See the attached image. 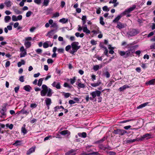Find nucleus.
Segmentation results:
<instances>
[{
  "label": "nucleus",
  "mask_w": 155,
  "mask_h": 155,
  "mask_svg": "<svg viewBox=\"0 0 155 155\" xmlns=\"http://www.w3.org/2000/svg\"><path fill=\"white\" fill-rule=\"evenodd\" d=\"M80 48L79 45V43L78 42H74L71 43V45H68L65 48L67 51H69L70 53L73 54L78 50Z\"/></svg>",
  "instance_id": "nucleus-1"
},
{
  "label": "nucleus",
  "mask_w": 155,
  "mask_h": 155,
  "mask_svg": "<svg viewBox=\"0 0 155 155\" xmlns=\"http://www.w3.org/2000/svg\"><path fill=\"white\" fill-rule=\"evenodd\" d=\"M42 90L41 91V95L42 96H44L47 94L48 97H51L52 95V90L45 84H43L42 86Z\"/></svg>",
  "instance_id": "nucleus-2"
},
{
  "label": "nucleus",
  "mask_w": 155,
  "mask_h": 155,
  "mask_svg": "<svg viewBox=\"0 0 155 155\" xmlns=\"http://www.w3.org/2000/svg\"><path fill=\"white\" fill-rule=\"evenodd\" d=\"M136 47V46H133L130 47L129 50L126 51H119L118 53L119 54L122 56H124L125 58H127L128 56H131L130 55V51L132 50L133 49H134Z\"/></svg>",
  "instance_id": "nucleus-3"
},
{
  "label": "nucleus",
  "mask_w": 155,
  "mask_h": 155,
  "mask_svg": "<svg viewBox=\"0 0 155 155\" xmlns=\"http://www.w3.org/2000/svg\"><path fill=\"white\" fill-rule=\"evenodd\" d=\"M32 40V38L30 36L25 38L24 40V45L26 48H28L31 47V43L30 41Z\"/></svg>",
  "instance_id": "nucleus-4"
},
{
  "label": "nucleus",
  "mask_w": 155,
  "mask_h": 155,
  "mask_svg": "<svg viewBox=\"0 0 155 155\" xmlns=\"http://www.w3.org/2000/svg\"><path fill=\"white\" fill-rule=\"evenodd\" d=\"M136 7V6L135 5H133L132 7L126 9L122 13V14L124 15L129 13L133 11L135 9Z\"/></svg>",
  "instance_id": "nucleus-5"
},
{
  "label": "nucleus",
  "mask_w": 155,
  "mask_h": 155,
  "mask_svg": "<svg viewBox=\"0 0 155 155\" xmlns=\"http://www.w3.org/2000/svg\"><path fill=\"white\" fill-rule=\"evenodd\" d=\"M20 51L21 52L20 54V58L24 57L27 54L26 50L25 49L24 46H22L20 47Z\"/></svg>",
  "instance_id": "nucleus-6"
},
{
  "label": "nucleus",
  "mask_w": 155,
  "mask_h": 155,
  "mask_svg": "<svg viewBox=\"0 0 155 155\" xmlns=\"http://www.w3.org/2000/svg\"><path fill=\"white\" fill-rule=\"evenodd\" d=\"M101 92L100 91L97 90L90 93V94L92 95L93 98H95L96 96L99 97L100 96Z\"/></svg>",
  "instance_id": "nucleus-7"
},
{
  "label": "nucleus",
  "mask_w": 155,
  "mask_h": 155,
  "mask_svg": "<svg viewBox=\"0 0 155 155\" xmlns=\"http://www.w3.org/2000/svg\"><path fill=\"white\" fill-rule=\"evenodd\" d=\"M6 106H5L2 107V109L0 111V113L2 114V116H1L2 117H3V118H5L6 116Z\"/></svg>",
  "instance_id": "nucleus-8"
},
{
  "label": "nucleus",
  "mask_w": 155,
  "mask_h": 155,
  "mask_svg": "<svg viewBox=\"0 0 155 155\" xmlns=\"http://www.w3.org/2000/svg\"><path fill=\"white\" fill-rule=\"evenodd\" d=\"M126 25L120 22H117V25L116 26V28L120 29L123 28L126 26Z\"/></svg>",
  "instance_id": "nucleus-9"
},
{
  "label": "nucleus",
  "mask_w": 155,
  "mask_h": 155,
  "mask_svg": "<svg viewBox=\"0 0 155 155\" xmlns=\"http://www.w3.org/2000/svg\"><path fill=\"white\" fill-rule=\"evenodd\" d=\"M45 102L46 105L47 106L48 109L49 108V106L51 103V99L50 98H46L45 100Z\"/></svg>",
  "instance_id": "nucleus-10"
},
{
  "label": "nucleus",
  "mask_w": 155,
  "mask_h": 155,
  "mask_svg": "<svg viewBox=\"0 0 155 155\" xmlns=\"http://www.w3.org/2000/svg\"><path fill=\"white\" fill-rule=\"evenodd\" d=\"M52 85L53 87L56 88L58 89L61 88V86L60 83L59 82L54 81L52 84Z\"/></svg>",
  "instance_id": "nucleus-11"
},
{
  "label": "nucleus",
  "mask_w": 155,
  "mask_h": 155,
  "mask_svg": "<svg viewBox=\"0 0 155 155\" xmlns=\"http://www.w3.org/2000/svg\"><path fill=\"white\" fill-rule=\"evenodd\" d=\"M151 135L150 134H146L144 135H143L141 137V140H142L144 139H150L151 138Z\"/></svg>",
  "instance_id": "nucleus-12"
},
{
  "label": "nucleus",
  "mask_w": 155,
  "mask_h": 155,
  "mask_svg": "<svg viewBox=\"0 0 155 155\" xmlns=\"http://www.w3.org/2000/svg\"><path fill=\"white\" fill-rule=\"evenodd\" d=\"M83 32L87 34H88L90 33L91 31L89 30L88 29L87 25H85L83 27Z\"/></svg>",
  "instance_id": "nucleus-13"
},
{
  "label": "nucleus",
  "mask_w": 155,
  "mask_h": 155,
  "mask_svg": "<svg viewBox=\"0 0 155 155\" xmlns=\"http://www.w3.org/2000/svg\"><path fill=\"white\" fill-rule=\"evenodd\" d=\"M123 16L121 13L120 15H118L113 20V22L116 23L118 22V21L120 19V18Z\"/></svg>",
  "instance_id": "nucleus-14"
},
{
  "label": "nucleus",
  "mask_w": 155,
  "mask_h": 155,
  "mask_svg": "<svg viewBox=\"0 0 155 155\" xmlns=\"http://www.w3.org/2000/svg\"><path fill=\"white\" fill-rule=\"evenodd\" d=\"M60 134L62 135L67 134L68 136L70 134V132L68 130H66L61 131L60 132Z\"/></svg>",
  "instance_id": "nucleus-15"
},
{
  "label": "nucleus",
  "mask_w": 155,
  "mask_h": 155,
  "mask_svg": "<svg viewBox=\"0 0 155 155\" xmlns=\"http://www.w3.org/2000/svg\"><path fill=\"white\" fill-rule=\"evenodd\" d=\"M101 83L100 81H98L96 83H91L90 85L91 86L93 87H96L99 86Z\"/></svg>",
  "instance_id": "nucleus-16"
},
{
  "label": "nucleus",
  "mask_w": 155,
  "mask_h": 155,
  "mask_svg": "<svg viewBox=\"0 0 155 155\" xmlns=\"http://www.w3.org/2000/svg\"><path fill=\"white\" fill-rule=\"evenodd\" d=\"M25 127L26 125L24 124L21 128V131L24 134H26L27 132V130L25 128Z\"/></svg>",
  "instance_id": "nucleus-17"
},
{
  "label": "nucleus",
  "mask_w": 155,
  "mask_h": 155,
  "mask_svg": "<svg viewBox=\"0 0 155 155\" xmlns=\"http://www.w3.org/2000/svg\"><path fill=\"white\" fill-rule=\"evenodd\" d=\"M129 86L127 84H126L120 87L119 89V90L120 91H121L125 90L126 88H129Z\"/></svg>",
  "instance_id": "nucleus-18"
},
{
  "label": "nucleus",
  "mask_w": 155,
  "mask_h": 155,
  "mask_svg": "<svg viewBox=\"0 0 155 155\" xmlns=\"http://www.w3.org/2000/svg\"><path fill=\"white\" fill-rule=\"evenodd\" d=\"M155 83V79H152L146 82V84L153 85Z\"/></svg>",
  "instance_id": "nucleus-19"
},
{
  "label": "nucleus",
  "mask_w": 155,
  "mask_h": 155,
  "mask_svg": "<svg viewBox=\"0 0 155 155\" xmlns=\"http://www.w3.org/2000/svg\"><path fill=\"white\" fill-rule=\"evenodd\" d=\"M108 49L110 50L109 53L112 54H113L114 53L113 50L114 49V48L111 47V45H109L108 46Z\"/></svg>",
  "instance_id": "nucleus-20"
},
{
  "label": "nucleus",
  "mask_w": 155,
  "mask_h": 155,
  "mask_svg": "<svg viewBox=\"0 0 155 155\" xmlns=\"http://www.w3.org/2000/svg\"><path fill=\"white\" fill-rule=\"evenodd\" d=\"M4 4L7 7H8L12 5V3L10 1H6L5 2Z\"/></svg>",
  "instance_id": "nucleus-21"
},
{
  "label": "nucleus",
  "mask_w": 155,
  "mask_h": 155,
  "mask_svg": "<svg viewBox=\"0 0 155 155\" xmlns=\"http://www.w3.org/2000/svg\"><path fill=\"white\" fill-rule=\"evenodd\" d=\"M35 151V148L32 147L27 152V154L28 155H30L31 153L34 152Z\"/></svg>",
  "instance_id": "nucleus-22"
},
{
  "label": "nucleus",
  "mask_w": 155,
  "mask_h": 155,
  "mask_svg": "<svg viewBox=\"0 0 155 155\" xmlns=\"http://www.w3.org/2000/svg\"><path fill=\"white\" fill-rule=\"evenodd\" d=\"M78 136L80 137L83 138H85L87 136V134L85 132H82V133H78Z\"/></svg>",
  "instance_id": "nucleus-23"
},
{
  "label": "nucleus",
  "mask_w": 155,
  "mask_h": 155,
  "mask_svg": "<svg viewBox=\"0 0 155 155\" xmlns=\"http://www.w3.org/2000/svg\"><path fill=\"white\" fill-rule=\"evenodd\" d=\"M102 67V66L101 65H96L94 66L93 69L94 71H96L98 70L99 68H101Z\"/></svg>",
  "instance_id": "nucleus-24"
},
{
  "label": "nucleus",
  "mask_w": 155,
  "mask_h": 155,
  "mask_svg": "<svg viewBox=\"0 0 155 155\" xmlns=\"http://www.w3.org/2000/svg\"><path fill=\"white\" fill-rule=\"evenodd\" d=\"M127 133V131L124 130L119 129L118 134L123 135Z\"/></svg>",
  "instance_id": "nucleus-25"
},
{
  "label": "nucleus",
  "mask_w": 155,
  "mask_h": 155,
  "mask_svg": "<svg viewBox=\"0 0 155 155\" xmlns=\"http://www.w3.org/2000/svg\"><path fill=\"white\" fill-rule=\"evenodd\" d=\"M91 32L94 34H97L101 33V32L99 31V28L98 27H97L96 30H93Z\"/></svg>",
  "instance_id": "nucleus-26"
},
{
  "label": "nucleus",
  "mask_w": 155,
  "mask_h": 155,
  "mask_svg": "<svg viewBox=\"0 0 155 155\" xmlns=\"http://www.w3.org/2000/svg\"><path fill=\"white\" fill-rule=\"evenodd\" d=\"M44 79V78H41L39 79L37 83V85L38 86L40 87Z\"/></svg>",
  "instance_id": "nucleus-27"
},
{
  "label": "nucleus",
  "mask_w": 155,
  "mask_h": 155,
  "mask_svg": "<svg viewBox=\"0 0 155 155\" xmlns=\"http://www.w3.org/2000/svg\"><path fill=\"white\" fill-rule=\"evenodd\" d=\"M87 17L86 16L84 15L82 16L81 20L82 21V24L84 25L86 22Z\"/></svg>",
  "instance_id": "nucleus-28"
},
{
  "label": "nucleus",
  "mask_w": 155,
  "mask_h": 155,
  "mask_svg": "<svg viewBox=\"0 0 155 155\" xmlns=\"http://www.w3.org/2000/svg\"><path fill=\"white\" fill-rule=\"evenodd\" d=\"M50 27L55 28V30H57L58 28V25L56 23H54L52 24L51 25Z\"/></svg>",
  "instance_id": "nucleus-29"
},
{
  "label": "nucleus",
  "mask_w": 155,
  "mask_h": 155,
  "mask_svg": "<svg viewBox=\"0 0 155 155\" xmlns=\"http://www.w3.org/2000/svg\"><path fill=\"white\" fill-rule=\"evenodd\" d=\"M50 0H44L43 3V5L45 6H47L49 4Z\"/></svg>",
  "instance_id": "nucleus-30"
},
{
  "label": "nucleus",
  "mask_w": 155,
  "mask_h": 155,
  "mask_svg": "<svg viewBox=\"0 0 155 155\" xmlns=\"http://www.w3.org/2000/svg\"><path fill=\"white\" fill-rule=\"evenodd\" d=\"M68 21V19L65 18H62L59 20V22L63 23H65Z\"/></svg>",
  "instance_id": "nucleus-31"
},
{
  "label": "nucleus",
  "mask_w": 155,
  "mask_h": 155,
  "mask_svg": "<svg viewBox=\"0 0 155 155\" xmlns=\"http://www.w3.org/2000/svg\"><path fill=\"white\" fill-rule=\"evenodd\" d=\"M11 19V18L10 16H5V17L4 20L5 22L6 23H7L8 22L9 20H10Z\"/></svg>",
  "instance_id": "nucleus-32"
},
{
  "label": "nucleus",
  "mask_w": 155,
  "mask_h": 155,
  "mask_svg": "<svg viewBox=\"0 0 155 155\" xmlns=\"http://www.w3.org/2000/svg\"><path fill=\"white\" fill-rule=\"evenodd\" d=\"M53 31L54 30H52L48 32L47 34V36H48L49 38H51L52 35L53 34Z\"/></svg>",
  "instance_id": "nucleus-33"
},
{
  "label": "nucleus",
  "mask_w": 155,
  "mask_h": 155,
  "mask_svg": "<svg viewBox=\"0 0 155 155\" xmlns=\"http://www.w3.org/2000/svg\"><path fill=\"white\" fill-rule=\"evenodd\" d=\"M25 106L23 109H22L20 111H19V113H22V114H28V112H27V111L26 110H25L24 109V107H25Z\"/></svg>",
  "instance_id": "nucleus-34"
},
{
  "label": "nucleus",
  "mask_w": 155,
  "mask_h": 155,
  "mask_svg": "<svg viewBox=\"0 0 155 155\" xmlns=\"http://www.w3.org/2000/svg\"><path fill=\"white\" fill-rule=\"evenodd\" d=\"M30 88L31 87L29 85H27L24 87V89L27 91H29Z\"/></svg>",
  "instance_id": "nucleus-35"
},
{
  "label": "nucleus",
  "mask_w": 155,
  "mask_h": 155,
  "mask_svg": "<svg viewBox=\"0 0 155 155\" xmlns=\"http://www.w3.org/2000/svg\"><path fill=\"white\" fill-rule=\"evenodd\" d=\"M103 20V18L102 17H101L100 18V23L103 25H104L105 24L104 22V21Z\"/></svg>",
  "instance_id": "nucleus-36"
},
{
  "label": "nucleus",
  "mask_w": 155,
  "mask_h": 155,
  "mask_svg": "<svg viewBox=\"0 0 155 155\" xmlns=\"http://www.w3.org/2000/svg\"><path fill=\"white\" fill-rule=\"evenodd\" d=\"M78 85V87L81 88H84L85 87V84H82L81 83H79Z\"/></svg>",
  "instance_id": "nucleus-37"
},
{
  "label": "nucleus",
  "mask_w": 155,
  "mask_h": 155,
  "mask_svg": "<svg viewBox=\"0 0 155 155\" xmlns=\"http://www.w3.org/2000/svg\"><path fill=\"white\" fill-rule=\"evenodd\" d=\"M103 10L104 11L108 12L109 11V9L107 6H105L102 8Z\"/></svg>",
  "instance_id": "nucleus-38"
},
{
  "label": "nucleus",
  "mask_w": 155,
  "mask_h": 155,
  "mask_svg": "<svg viewBox=\"0 0 155 155\" xmlns=\"http://www.w3.org/2000/svg\"><path fill=\"white\" fill-rule=\"evenodd\" d=\"M6 126L7 127H8L11 130L13 128V125L12 124H6Z\"/></svg>",
  "instance_id": "nucleus-39"
},
{
  "label": "nucleus",
  "mask_w": 155,
  "mask_h": 155,
  "mask_svg": "<svg viewBox=\"0 0 155 155\" xmlns=\"http://www.w3.org/2000/svg\"><path fill=\"white\" fill-rule=\"evenodd\" d=\"M76 80V77H74L72 78H71L70 79V82L71 84H73L75 82Z\"/></svg>",
  "instance_id": "nucleus-40"
},
{
  "label": "nucleus",
  "mask_w": 155,
  "mask_h": 155,
  "mask_svg": "<svg viewBox=\"0 0 155 155\" xmlns=\"http://www.w3.org/2000/svg\"><path fill=\"white\" fill-rule=\"evenodd\" d=\"M97 153V152H93L91 153H83L81 154V155H92L94 154H96V153Z\"/></svg>",
  "instance_id": "nucleus-41"
},
{
  "label": "nucleus",
  "mask_w": 155,
  "mask_h": 155,
  "mask_svg": "<svg viewBox=\"0 0 155 155\" xmlns=\"http://www.w3.org/2000/svg\"><path fill=\"white\" fill-rule=\"evenodd\" d=\"M32 14V12L31 11H28L26 13V16L27 17H30Z\"/></svg>",
  "instance_id": "nucleus-42"
},
{
  "label": "nucleus",
  "mask_w": 155,
  "mask_h": 155,
  "mask_svg": "<svg viewBox=\"0 0 155 155\" xmlns=\"http://www.w3.org/2000/svg\"><path fill=\"white\" fill-rule=\"evenodd\" d=\"M12 19L13 21H17L18 19L17 17L15 15H13L12 16Z\"/></svg>",
  "instance_id": "nucleus-43"
},
{
  "label": "nucleus",
  "mask_w": 155,
  "mask_h": 155,
  "mask_svg": "<svg viewBox=\"0 0 155 155\" xmlns=\"http://www.w3.org/2000/svg\"><path fill=\"white\" fill-rule=\"evenodd\" d=\"M49 46L48 43H47V42H45L43 43V47L44 48H48Z\"/></svg>",
  "instance_id": "nucleus-44"
},
{
  "label": "nucleus",
  "mask_w": 155,
  "mask_h": 155,
  "mask_svg": "<svg viewBox=\"0 0 155 155\" xmlns=\"http://www.w3.org/2000/svg\"><path fill=\"white\" fill-rule=\"evenodd\" d=\"M74 152V150H71L67 152L65 154V155H69L71 153H73Z\"/></svg>",
  "instance_id": "nucleus-45"
},
{
  "label": "nucleus",
  "mask_w": 155,
  "mask_h": 155,
  "mask_svg": "<svg viewBox=\"0 0 155 155\" xmlns=\"http://www.w3.org/2000/svg\"><path fill=\"white\" fill-rule=\"evenodd\" d=\"M91 79L92 81H94L96 79V76L93 74H91Z\"/></svg>",
  "instance_id": "nucleus-46"
},
{
  "label": "nucleus",
  "mask_w": 155,
  "mask_h": 155,
  "mask_svg": "<svg viewBox=\"0 0 155 155\" xmlns=\"http://www.w3.org/2000/svg\"><path fill=\"white\" fill-rule=\"evenodd\" d=\"M42 0H34V2L36 4L39 5L41 3Z\"/></svg>",
  "instance_id": "nucleus-47"
},
{
  "label": "nucleus",
  "mask_w": 155,
  "mask_h": 155,
  "mask_svg": "<svg viewBox=\"0 0 155 155\" xmlns=\"http://www.w3.org/2000/svg\"><path fill=\"white\" fill-rule=\"evenodd\" d=\"M58 51L59 53H63L64 49L62 48H59L58 49Z\"/></svg>",
  "instance_id": "nucleus-48"
},
{
  "label": "nucleus",
  "mask_w": 155,
  "mask_h": 155,
  "mask_svg": "<svg viewBox=\"0 0 155 155\" xmlns=\"http://www.w3.org/2000/svg\"><path fill=\"white\" fill-rule=\"evenodd\" d=\"M136 140H137V139H130L127 140V142L128 143H133L135 142Z\"/></svg>",
  "instance_id": "nucleus-49"
},
{
  "label": "nucleus",
  "mask_w": 155,
  "mask_h": 155,
  "mask_svg": "<svg viewBox=\"0 0 155 155\" xmlns=\"http://www.w3.org/2000/svg\"><path fill=\"white\" fill-rule=\"evenodd\" d=\"M104 75L107 78H109L110 77V74L108 72L106 71L104 73Z\"/></svg>",
  "instance_id": "nucleus-50"
},
{
  "label": "nucleus",
  "mask_w": 155,
  "mask_h": 155,
  "mask_svg": "<svg viewBox=\"0 0 155 155\" xmlns=\"http://www.w3.org/2000/svg\"><path fill=\"white\" fill-rule=\"evenodd\" d=\"M132 31L134 32V34H133L134 35H136L139 33V32L136 29H133Z\"/></svg>",
  "instance_id": "nucleus-51"
},
{
  "label": "nucleus",
  "mask_w": 155,
  "mask_h": 155,
  "mask_svg": "<svg viewBox=\"0 0 155 155\" xmlns=\"http://www.w3.org/2000/svg\"><path fill=\"white\" fill-rule=\"evenodd\" d=\"M36 28L35 27H33L31 28L30 29V31L31 32H33L36 29Z\"/></svg>",
  "instance_id": "nucleus-52"
},
{
  "label": "nucleus",
  "mask_w": 155,
  "mask_h": 155,
  "mask_svg": "<svg viewBox=\"0 0 155 155\" xmlns=\"http://www.w3.org/2000/svg\"><path fill=\"white\" fill-rule=\"evenodd\" d=\"M37 106L36 104H31L30 105V107L31 108H35Z\"/></svg>",
  "instance_id": "nucleus-53"
},
{
  "label": "nucleus",
  "mask_w": 155,
  "mask_h": 155,
  "mask_svg": "<svg viewBox=\"0 0 155 155\" xmlns=\"http://www.w3.org/2000/svg\"><path fill=\"white\" fill-rule=\"evenodd\" d=\"M91 43L92 45H95L97 44L96 42L94 40H92L91 41Z\"/></svg>",
  "instance_id": "nucleus-54"
},
{
  "label": "nucleus",
  "mask_w": 155,
  "mask_h": 155,
  "mask_svg": "<svg viewBox=\"0 0 155 155\" xmlns=\"http://www.w3.org/2000/svg\"><path fill=\"white\" fill-rule=\"evenodd\" d=\"M101 9L100 8H97L96 11V13L98 14H100L101 13Z\"/></svg>",
  "instance_id": "nucleus-55"
},
{
  "label": "nucleus",
  "mask_w": 155,
  "mask_h": 155,
  "mask_svg": "<svg viewBox=\"0 0 155 155\" xmlns=\"http://www.w3.org/2000/svg\"><path fill=\"white\" fill-rule=\"evenodd\" d=\"M71 95V94L69 93H65L64 94V96L65 97L67 98L70 95Z\"/></svg>",
  "instance_id": "nucleus-56"
},
{
  "label": "nucleus",
  "mask_w": 155,
  "mask_h": 155,
  "mask_svg": "<svg viewBox=\"0 0 155 155\" xmlns=\"http://www.w3.org/2000/svg\"><path fill=\"white\" fill-rule=\"evenodd\" d=\"M19 80L21 82H23L24 81V78L23 76H21L19 78Z\"/></svg>",
  "instance_id": "nucleus-57"
},
{
  "label": "nucleus",
  "mask_w": 155,
  "mask_h": 155,
  "mask_svg": "<svg viewBox=\"0 0 155 155\" xmlns=\"http://www.w3.org/2000/svg\"><path fill=\"white\" fill-rule=\"evenodd\" d=\"M59 16V14L58 12H56L53 14V17H57Z\"/></svg>",
  "instance_id": "nucleus-58"
},
{
  "label": "nucleus",
  "mask_w": 155,
  "mask_h": 155,
  "mask_svg": "<svg viewBox=\"0 0 155 155\" xmlns=\"http://www.w3.org/2000/svg\"><path fill=\"white\" fill-rule=\"evenodd\" d=\"M36 51L38 54H40L42 52V50L41 49H38L36 50Z\"/></svg>",
  "instance_id": "nucleus-59"
},
{
  "label": "nucleus",
  "mask_w": 155,
  "mask_h": 155,
  "mask_svg": "<svg viewBox=\"0 0 155 155\" xmlns=\"http://www.w3.org/2000/svg\"><path fill=\"white\" fill-rule=\"evenodd\" d=\"M48 64L52 63L53 62V60L51 59H48L47 61Z\"/></svg>",
  "instance_id": "nucleus-60"
},
{
  "label": "nucleus",
  "mask_w": 155,
  "mask_h": 155,
  "mask_svg": "<svg viewBox=\"0 0 155 155\" xmlns=\"http://www.w3.org/2000/svg\"><path fill=\"white\" fill-rule=\"evenodd\" d=\"M14 10L16 14H18L21 13V12L17 9H15Z\"/></svg>",
  "instance_id": "nucleus-61"
},
{
  "label": "nucleus",
  "mask_w": 155,
  "mask_h": 155,
  "mask_svg": "<svg viewBox=\"0 0 155 155\" xmlns=\"http://www.w3.org/2000/svg\"><path fill=\"white\" fill-rule=\"evenodd\" d=\"M52 138V137L51 136H47L46 137H45V138H44V141H46V140H48L49 139H51Z\"/></svg>",
  "instance_id": "nucleus-62"
},
{
  "label": "nucleus",
  "mask_w": 155,
  "mask_h": 155,
  "mask_svg": "<svg viewBox=\"0 0 155 155\" xmlns=\"http://www.w3.org/2000/svg\"><path fill=\"white\" fill-rule=\"evenodd\" d=\"M10 62L9 61H7L5 63V67H9L10 66Z\"/></svg>",
  "instance_id": "nucleus-63"
},
{
  "label": "nucleus",
  "mask_w": 155,
  "mask_h": 155,
  "mask_svg": "<svg viewBox=\"0 0 155 155\" xmlns=\"http://www.w3.org/2000/svg\"><path fill=\"white\" fill-rule=\"evenodd\" d=\"M65 2L64 1H62L61 2V6L62 8H63L65 5Z\"/></svg>",
  "instance_id": "nucleus-64"
}]
</instances>
